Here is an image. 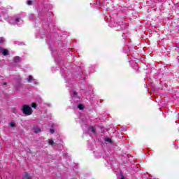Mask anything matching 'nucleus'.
<instances>
[{"label": "nucleus", "mask_w": 179, "mask_h": 179, "mask_svg": "<svg viewBox=\"0 0 179 179\" xmlns=\"http://www.w3.org/2000/svg\"><path fill=\"white\" fill-rule=\"evenodd\" d=\"M8 23H10V24H13V25L17 24V26H20V24H22V23H23V20L20 17H10L8 19Z\"/></svg>", "instance_id": "1"}, {"label": "nucleus", "mask_w": 179, "mask_h": 179, "mask_svg": "<svg viewBox=\"0 0 179 179\" xmlns=\"http://www.w3.org/2000/svg\"><path fill=\"white\" fill-rule=\"evenodd\" d=\"M22 111L24 115L29 116L33 114V109L28 105H23Z\"/></svg>", "instance_id": "2"}, {"label": "nucleus", "mask_w": 179, "mask_h": 179, "mask_svg": "<svg viewBox=\"0 0 179 179\" xmlns=\"http://www.w3.org/2000/svg\"><path fill=\"white\" fill-rule=\"evenodd\" d=\"M27 82L29 83H34V85H37V80L33 78L32 76H29L28 78H27Z\"/></svg>", "instance_id": "3"}, {"label": "nucleus", "mask_w": 179, "mask_h": 179, "mask_svg": "<svg viewBox=\"0 0 179 179\" xmlns=\"http://www.w3.org/2000/svg\"><path fill=\"white\" fill-rule=\"evenodd\" d=\"M118 26L120 27V29L122 30H124V29H125V27H127V24H125V22H124V21H120L118 22Z\"/></svg>", "instance_id": "4"}, {"label": "nucleus", "mask_w": 179, "mask_h": 179, "mask_svg": "<svg viewBox=\"0 0 179 179\" xmlns=\"http://www.w3.org/2000/svg\"><path fill=\"white\" fill-rule=\"evenodd\" d=\"M34 132L35 134H38L39 132H41V129L38 126L34 127Z\"/></svg>", "instance_id": "5"}, {"label": "nucleus", "mask_w": 179, "mask_h": 179, "mask_svg": "<svg viewBox=\"0 0 179 179\" xmlns=\"http://www.w3.org/2000/svg\"><path fill=\"white\" fill-rule=\"evenodd\" d=\"M88 131H89V132H92L94 135H96V129H94V127H90L88 128Z\"/></svg>", "instance_id": "6"}, {"label": "nucleus", "mask_w": 179, "mask_h": 179, "mask_svg": "<svg viewBox=\"0 0 179 179\" xmlns=\"http://www.w3.org/2000/svg\"><path fill=\"white\" fill-rule=\"evenodd\" d=\"M70 94L71 96H72V97H76V96H78V93L76 92H75V90H71L70 91Z\"/></svg>", "instance_id": "7"}, {"label": "nucleus", "mask_w": 179, "mask_h": 179, "mask_svg": "<svg viewBox=\"0 0 179 179\" xmlns=\"http://www.w3.org/2000/svg\"><path fill=\"white\" fill-rule=\"evenodd\" d=\"M2 54H3V55H4L5 57H6L7 55H9V50H8L7 49H3V48Z\"/></svg>", "instance_id": "8"}, {"label": "nucleus", "mask_w": 179, "mask_h": 179, "mask_svg": "<svg viewBox=\"0 0 179 179\" xmlns=\"http://www.w3.org/2000/svg\"><path fill=\"white\" fill-rule=\"evenodd\" d=\"M14 62H15V64H18V62H20V57L19 56L15 57Z\"/></svg>", "instance_id": "9"}, {"label": "nucleus", "mask_w": 179, "mask_h": 179, "mask_svg": "<svg viewBox=\"0 0 179 179\" xmlns=\"http://www.w3.org/2000/svg\"><path fill=\"white\" fill-rule=\"evenodd\" d=\"M67 87H73V83L68 82L66 84Z\"/></svg>", "instance_id": "10"}, {"label": "nucleus", "mask_w": 179, "mask_h": 179, "mask_svg": "<svg viewBox=\"0 0 179 179\" xmlns=\"http://www.w3.org/2000/svg\"><path fill=\"white\" fill-rule=\"evenodd\" d=\"M105 142H108L109 143H111L113 141L110 138H105Z\"/></svg>", "instance_id": "11"}, {"label": "nucleus", "mask_w": 179, "mask_h": 179, "mask_svg": "<svg viewBox=\"0 0 179 179\" xmlns=\"http://www.w3.org/2000/svg\"><path fill=\"white\" fill-rule=\"evenodd\" d=\"M78 108H79V110H83V108H85V106H83V104H79L78 106Z\"/></svg>", "instance_id": "12"}, {"label": "nucleus", "mask_w": 179, "mask_h": 179, "mask_svg": "<svg viewBox=\"0 0 179 179\" xmlns=\"http://www.w3.org/2000/svg\"><path fill=\"white\" fill-rule=\"evenodd\" d=\"M24 179H31V178H30V177L29 176V174L25 173V174L24 175Z\"/></svg>", "instance_id": "13"}, {"label": "nucleus", "mask_w": 179, "mask_h": 179, "mask_svg": "<svg viewBox=\"0 0 179 179\" xmlns=\"http://www.w3.org/2000/svg\"><path fill=\"white\" fill-rule=\"evenodd\" d=\"M10 127H11L12 128H14V127H16V124H15L14 122H11L10 123Z\"/></svg>", "instance_id": "14"}, {"label": "nucleus", "mask_w": 179, "mask_h": 179, "mask_svg": "<svg viewBox=\"0 0 179 179\" xmlns=\"http://www.w3.org/2000/svg\"><path fill=\"white\" fill-rule=\"evenodd\" d=\"M31 107H32L33 108H37V103H32Z\"/></svg>", "instance_id": "15"}, {"label": "nucleus", "mask_w": 179, "mask_h": 179, "mask_svg": "<svg viewBox=\"0 0 179 179\" xmlns=\"http://www.w3.org/2000/svg\"><path fill=\"white\" fill-rule=\"evenodd\" d=\"M49 145H54V141L52 139L49 140Z\"/></svg>", "instance_id": "16"}, {"label": "nucleus", "mask_w": 179, "mask_h": 179, "mask_svg": "<svg viewBox=\"0 0 179 179\" xmlns=\"http://www.w3.org/2000/svg\"><path fill=\"white\" fill-rule=\"evenodd\" d=\"M91 94L92 98L94 97V93H93V91H90L89 94Z\"/></svg>", "instance_id": "17"}, {"label": "nucleus", "mask_w": 179, "mask_h": 179, "mask_svg": "<svg viewBox=\"0 0 179 179\" xmlns=\"http://www.w3.org/2000/svg\"><path fill=\"white\" fill-rule=\"evenodd\" d=\"M5 41V38H0V43L2 44L3 43V42Z\"/></svg>", "instance_id": "18"}, {"label": "nucleus", "mask_w": 179, "mask_h": 179, "mask_svg": "<svg viewBox=\"0 0 179 179\" xmlns=\"http://www.w3.org/2000/svg\"><path fill=\"white\" fill-rule=\"evenodd\" d=\"M50 134H54V132H55V130H54V129H50Z\"/></svg>", "instance_id": "19"}, {"label": "nucleus", "mask_w": 179, "mask_h": 179, "mask_svg": "<svg viewBox=\"0 0 179 179\" xmlns=\"http://www.w3.org/2000/svg\"><path fill=\"white\" fill-rule=\"evenodd\" d=\"M32 3H33V1L29 0V1H27V5H31Z\"/></svg>", "instance_id": "20"}, {"label": "nucleus", "mask_w": 179, "mask_h": 179, "mask_svg": "<svg viewBox=\"0 0 179 179\" xmlns=\"http://www.w3.org/2000/svg\"><path fill=\"white\" fill-rule=\"evenodd\" d=\"M34 17V15H33V14H31L30 15H29V19H33Z\"/></svg>", "instance_id": "21"}, {"label": "nucleus", "mask_w": 179, "mask_h": 179, "mask_svg": "<svg viewBox=\"0 0 179 179\" xmlns=\"http://www.w3.org/2000/svg\"><path fill=\"white\" fill-rule=\"evenodd\" d=\"M3 48H0V54H2Z\"/></svg>", "instance_id": "22"}, {"label": "nucleus", "mask_w": 179, "mask_h": 179, "mask_svg": "<svg viewBox=\"0 0 179 179\" xmlns=\"http://www.w3.org/2000/svg\"><path fill=\"white\" fill-rule=\"evenodd\" d=\"M175 50H176V51H177L178 52H179V47H177V46H176V48Z\"/></svg>", "instance_id": "23"}, {"label": "nucleus", "mask_w": 179, "mask_h": 179, "mask_svg": "<svg viewBox=\"0 0 179 179\" xmlns=\"http://www.w3.org/2000/svg\"><path fill=\"white\" fill-rule=\"evenodd\" d=\"M134 66H136V69H138V64L135 63V64H134Z\"/></svg>", "instance_id": "24"}, {"label": "nucleus", "mask_w": 179, "mask_h": 179, "mask_svg": "<svg viewBox=\"0 0 179 179\" xmlns=\"http://www.w3.org/2000/svg\"><path fill=\"white\" fill-rule=\"evenodd\" d=\"M65 71H64V72H62V76H65Z\"/></svg>", "instance_id": "25"}, {"label": "nucleus", "mask_w": 179, "mask_h": 179, "mask_svg": "<svg viewBox=\"0 0 179 179\" xmlns=\"http://www.w3.org/2000/svg\"><path fill=\"white\" fill-rule=\"evenodd\" d=\"M120 179H125V178H124V176H122Z\"/></svg>", "instance_id": "26"}, {"label": "nucleus", "mask_w": 179, "mask_h": 179, "mask_svg": "<svg viewBox=\"0 0 179 179\" xmlns=\"http://www.w3.org/2000/svg\"><path fill=\"white\" fill-rule=\"evenodd\" d=\"M1 20V15H0V21Z\"/></svg>", "instance_id": "27"}, {"label": "nucleus", "mask_w": 179, "mask_h": 179, "mask_svg": "<svg viewBox=\"0 0 179 179\" xmlns=\"http://www.w3.org/2000/svg\"><path fill=\"white\" fill-rule=\"evenodd\" d=\"M66 79H68V77H65Z\"/></svg>", "instance_id": "28"}, {"label": "nucleus", "mask_w": 179, "mask_h": 179, "mask_svg": "<svg viewBox=\"0 0 179 179\" xmlns=\"http://www.w3.org/2000/svg\"><path fill=\"white\" fill-rule=\"evenodd\" d=\"M4 85H6V83H5Z\"/></svg>", "instance_id": "29"}, {"label": "nucleus", "mask_w": 179, "mask_h": 179, "mask_svg": "<svg viewBox=\"0 0 179 179\" xmlns=\"http://www.w3.org/2000/svg\"><path fill=\"white\" fill-rule=\"evenodd\" d=\"M61 72H62V69L61 70Z\"/></svg>", "instance_id": "30"}]
</instances>
